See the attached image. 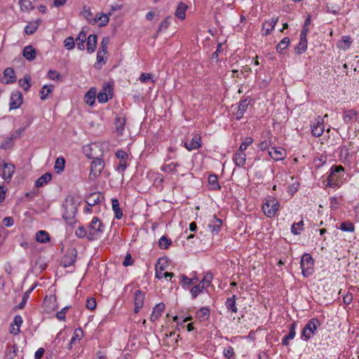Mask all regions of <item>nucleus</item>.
Here are the masks:
<instances>
[{
	"label": "nucleus",
	"instance_id": "nucleus-1",
	"mask_svg": "<svg viewBox=\"0 0 359 359\" xmlns=\"http://www.w3.org/2000/svg\"><path fill=\"white\" fill-rule=\"evenodd\" d=\"M344 168L342 165H333L327 177V186L330 187H339L344 176Z\"/></svg>",
	"mask_w": 359,
	"mask_h": 359
},
{
	"label": "nucleus",
	"instance_id": "nucleus-2",
	"mask_svg": "<svg viewBox=\"0 0 359 359\" xmlns=\"http://www.w3.org/2000/svg\"><path fill=\"white\" fill-rule=\"evenodd\" d=\"M103 231L104 224L97 217H93V220L89 224L87 239L88 241H93L97 239L99 234L102 233Z\"/></svg>",
	"mask_w": 359,
	"mask_h": 359
},
{
	"label": "nucleus",
	"instance_id": "nucleus-3",
	"mask_svg": "<svg viewBox=\"0 0 359 359\" xmlns=\"http://www.w3.org/2000/svg\"><path fill=\"white\" fill-rule=\"evenodd\" d=\"M300 264L302 273L304 277H308L313 273L314 260L309 254L304 253L302 255Z\"/></svg>",
	"mask_w": 359,
	"mask_h": 359
},
{
	"label": "nucleus",
	"instance_id": "nucleus-4",
	"mask_svg": "<svg viewBox=\"0 0 359 359\" xmlns=\"http://www.w3.org/2000/svg\"><path fill=\"white\" fill-rule=\"evenodd\" d=\"M320 325V323L317 318L309 320L302 331V337H304L306 341L309 339L315 334L317 327Z\"/></svg>",
	"mask_w": 359,
	"mask_h": 359
},
{
	"label": "nucleus",
	"instance_id": "nucleus-5",
	"mask_svg": "<svg viewBox=\"0 0 359 359\" xmlns=\"http://www.w3.org/2000/svg\"><path fill=\"white\" fill-rule=\"evenodd\" d=\"M279 202L273 198H269L263 203L262 209L268 217H273L279 208Z\"/></svg>",
	"mask_w": 359,
	"mask_h": 359
},
{
	"label": "nucleus",
	"instance_id": "nucleus-6",
	"mask_svg": "<svg viewBox=\"0 0 359 359\" xmlns=\"http://www.w3.org/2000/svg\"><path fill=\"white\" fill-rule=\"evenodd\" d=\"M104 168V162L100 158H95L91 162L90 172L89 177L90 180H94L98 177Z\"/></svg>",
	"mask_w": 359,
	"mask_h": 359
},
{
	"label": "nucleus",
	"instance_id": "nucleus-7",
	"mask_svg": "<svg viewBox=\"0 0 359 359\" xmlns=\"http://www.w3.org/2000/svg\"><path fill=\"white\" fill-rule=\"evenodd\" d=\"M77 256V250L76 248H69L67 250L65 255L62 258L61 263L65 268L74 264Z\"/></svg>",
	"mask_w": 359,
	"mask_h": 359
},
{
	"label": "nucleus",
	"instance_id": "nucleus-8",
	"mask_svg": "<svg viewBox=\"0 0 359 359\" xmlns=\"http://www.w3.org/2000/svg\"><path fill=\"white\" fill-rule=\"evenodd\" d=\"M23 102V96L21 92L16 90L12 93L10 102V109H15L20 107Z\"/></svg>",
	"mask_w": 359,
	"mask_h": 359
},
{
	"label": "nucleus",
	"instance_id": "nucleus-9",
	"mask_svg": "<svg viewBox=\"0 0 359 359\" xmlns=\"http://www.w3.org/2000/svg\"><path fill=\"white\" fill-rule=\"evenodd\" d=\"M144 296H145L144 293L141 290H137L135 292L134 312L135 313H137L140 311V310L142 308V306L144 305Z\"/></svg>",
	"mask_w": 359,
	"mask_h": 359
},
{
	"label": "nucleus",
	"instance_id": "nucleus-10",
	"mask_svg": "<svg viewBox=\"0 0 359 359\" xmlns=\"http://www.w3.org/2000/svg\"><path fill=\"white\" fill-rule=\"evenodd\" d=\"M16 81V76L14 69L11 67H7L4 72V76L1 82L5 84L13 83Z\"/></svg>",
	"mask_w": 359,
	"mask_h": 359
},
{
	"label": "nucleus",
	"instance_id": "nucleus-11",
	"mask_svg": "<svg viewBox=\"0 0 359 359\" xmlns=\"http://www.w3.org/2000/svg\"><path fill=\"white\" fill-rule=\"evenodd\" d=\"M201 146V136L198 134L194 135L191 140H187L184 142V147L189 151L198 149Z\"/></svg>",
	"mask_w": 359,
	"mask_h": 359
},
{
	"label": "nucleus",
	"instance_id": "nucleus-12",
	"mask_svg": "<svg viewBox=\"0 0 359 359\" xmlns=\"http://www.w3.org/2000/svg\"><path fill=\"white\" fill-rule=\"evenodd\" d=\"M104 199V196L100 192H94L89 194L86 198V203L89 206H93L98 204L102 200Z\"/></svg>",
	"mask_w": 359,
	"mask_h": 359
},
{
	"label": "nucleus",
	"instance_id": "nucleus-13",
	"mask_svg": "<svg viewBox=\"0 0 359 359\" xmlns=\"http://www.w3.org/2000/svg\"><path fill=\"white\" fill-rule=\"evenodd\" d=\"M161 259H159L158 261V264L156 266V277L158 279L162 278L163 277L168 278L170 277V278L174 276V274L170 272H165L163 273V271L165 269V266H163V264H161L158 266V264H160Z\"/></svg>",
	"mask_w": 359,
	"mask_h": 359
},
{
	"label": "nucleus",
	"instance_id": "nucleus-14",
	"mask_svg": "<svg viewBox=\"0 0 359 359\" xmlns=\"http://www.w3.org/2000/svg\"><path fill=\"white\" fill-rule=\"evenodd\" d=\"M97 36L96 34H90L86 40L87 51L90 53L95 50L97 46Z\"/></svg>",
	"mask_w": 359,
	"mask_h": 359
},
{
	"label": "nucleus",
	"instance_id": "nucleus-15",
	"mask_svg": "<svg viewBox=\"0 0 359 359\" xmlns=\"http://www.w3.org/2000/svg\"><path fill=\"white\" fill-rule=\"evenodd\" d=\"M250 104V100L245 98L239 103L238 111L236 112L237 118L240 119L246 111L248 105Z\"/></svg>",
	"mask_w": 359,
	"mask_h": 359
},
{
	"label": "nucleus",
	"instance_id": "nucleus-16",
	"mask_svg": "<svg viewBox=\"0 0 359 359\" xmlns=\"http://www.w3.org/2000/svg\"><path fill=\"white\" fill-rule=\"evenodd\" d=\"M278 21V18H271L270 20L264 22L262 25V29H265V33L264 34H270L271 31L273 29L274 27L277 24Z\"/></svg>",
	"mask_w": 359,
	"mask_h": 359
},
{
	"label": "nucleus",
	"instance_id": "nucleus-17",
	"mask_svg": "<svg viewBox=\"0 0 359 359\" xmlns=\"http://www.w3.org/2000/svg\"><path fill=\"white\" fill-rule=\"evenodd\" d=\"M269 154L271 157L276 161L282 160L285 158V151L280 148H271V149L269 151Z\"/></svg>",
	"mask_w": 359,
	"mask_h": 359
},
{
	"label": "nucleus",
	"instance_id": "nucleus-18",
	"mask_svg": "<svg viewBox=\"0 0 359 359\" xmlns=\"http://www.w3.org/2000/svg\"><path fill=\"white\" fill-rule=\"evenodd\" d=\"M322 122L320 121H318L316 123H314L311 126V133L314 137H320L323 135L324 132V126Z\"/></svg>",
	"mask_w": 359,
	"mask_h": 359
},
{
	"label": "nucleus",
	"instance_id": "nucleus-19",
	"mask_svg": "<svg viewBox=\"0 0 359 359\" xmlns=\"http://www.w3.org/2000/svg\"><path fill=\"white\" fill-rule=\"evenodd\" d=\"M36 50L32 46H27L24 48L22 55L29 61L36 58Z\"/></svg>",
	"mask_w": 359,
	"mask_h": 359
},
{
	"label": "nucleus",
	"instance_id": "nucleus-20",
	"mask_svg": "<svg viewBox=\"0 0 359 359\" xmlns=\"http://www.w3.org/2000/svg\"><path fill=\"white\" fill-rule=\"evenodd\" d=\"M86 41V33L85 31L82 30L79 32L77 37L74 39L75 43L77 46V48L79 50H84L85 48V42Z\"/></svg>",
	"mask_w": 359,
	"mask_h": 359
},
{
	"label": "nucleus",
	"instance_id": "nucleus-21",
	"mask_svg": "<svg viewBox=\"0 0 359 359\" xmlns=\"http://www.w3.org/2000/svg\"><path fill=\"white\" fill-rule=\"evenodd\" d=\"M187 8L188 6L185 4L180 2L175 12V16L180 20H184L185 18V13Z\"/></svg>",
	"mask_w": 359,
	"mask_h": 359
},
{
	"label": "nucleus",
	"instance_id": "nucleus-22",
	"mask_svg": "<svg viewBox=\"0 0 359 359\" xmlns=\"http://www.w3.org/2000/svg\"><path fill=\"white\" fill-rule=\"evenodd\" d=\"M233 161L237 166H243L246 161V155L244 151L238 150L233 157Z\"/></svg>",
	"mask_w": 359,
	"mask_h": 359
},
{
	"label": "nucleus",
	"instance_id": "nucleus-23",
	"mask_svg": "<svg viewBox=\"0 0 359 359\" xmlns=\"http://www.w3.org/2000/svg\"><path fill=\"white\" fill-rule=\"evenodd\" d=\"M96 89L91 88L85 95V101L90 106H93L95 101Z\"/></svg>",
	"mask_w": 359,
	"mask_h": 359
},
{
	"label": "nucleus",
	"instance_id": "nucleus-24",
	"mask_svg": "<svg viewBox=\"0 0 359 359\" xmlns=\"http://www.w3.org/2000/svg\"><path fill=\"white\" fill-rule=\"evenodd\" d=\"M36 0H20L19 4L22 11H32L34 8V2Z\"/></svg>",
	"mask_w": 359,
	"mask_h": 359
},
{
	"label": "nucleus",
	"instance_id": "nucleus-25",
	"mask_svg": "<svg viewBox=\"0 0 359 359\" xmlns=\"http://www.w3.org/2000/svg\"><path fill=\"white\" fill-rule=\"evenodd\" d=\"M222 224V220L215 215L213 221H212L211 224H208V227L212 233H218L220 231Z\"/></svg>",
	"mask_w": 359,
	"mask_h": 359
},
{
	"label": "nucleus",
	"instance_id": "nucleus-26",
	"mask_svg": "<svg viewBox=\"0 0 359 359\" xmlns=\"http://www.w3.org/2000/svg\"><path fill=\"white\" fill-rule=\"evenodd\" d=\"M236 296L234 294L231 297H229L226 299L225 302V306L228 311H231L233 313L237 312V307L236 304Z\"/></svg>",
	"mask_w": 359,
	"mask_h": 359
},
{
	"label": "nucleus",
	"instance_id": "nucleus-27",
	"mask_svg": "<svg viewBox=\"0 0 359 359\" xmlns=\"http://www.w3.org/2000/svg\"><path fill=\"white\" fill-rule=\"evenodd\" d=\"M52 176L50 173L46 172L41 176L35 182V186L36 187H41L43 185L46 184L51 180Z\"/></svg>",
	"mask_w": 359,
	"mask_h": 359
},
{
	"label": "nucleus",
	"instance_id": "nucleus-28",
	"mask_svg": "<svg viewBox=\"0 0 359 359\" xmlns=\"http://www.w3.org/2000/svg\"><path fill=\"white\" fill-rule=\"evenodd\" d=\"M112 209L115 213V217L118 219H121L123 216V211L119 207V202L116 198L111 200Z\"/></svg>",
	"mask_w": 359,
	"mask_h": 359
},
{
	"label": "nucleus",
	"instance_id": "nucleus-29",
	"mask_svg": "<svg viewBox=\"0 0 359 359\" xmlns=\"http://www.w3.org/2000/svg\"><path fill=\"white\" fill-rule=\"evenodd\" d=\"M50 238L48 232L41 230L36 234V240L41 243H45L50 241Z\"/></svg>",
	"mask_w": 359,
	"mask_h": 359
},
{
	"label": "nucleus",
	"instance_id": "nucleus-30",
	"mask_svg": "<svg viewBox=\"0 0 359 359\" xmlns=\"http://www.w3.org/2000/svg\"><path fill=\"white\" fill-rule=\"evenodd\" d=\"M210 313V311L209 309L203 307L196 312V317L200 320V321H205L208 319Z\"/></svg>",
	"mask_w": 359,
	"mask_h": 359
},
{
	"label": "nucleus",
	"instance_id": "nucleus-31",
	"mask_svg": "<svg viewBox=\"0 0 359 359\" xmlns=\"http://www.w3.org/2000/svg\"><path fill=\"white\" fill-rule=\"evenodd\" d=\"M18 351V347L15 344H13L11 346H7V350L6 352V359H14L17 355Z\"/></svg>",
	"mask_w": 359,
	"mask_h": 359
},
{
	"label": "nucleus",
	"instance_id": "nucleus-32",
	"mask_svg": "<svg viewBox=\"0 0 359 359\" xmlns=\"http://www.w3.org/2000/svg\"><path fill=\"white\" fill-rule=\"evenodd\" d=\"M100 22V26H105L109 22V17L107 15L104 13H100L97 15L95 18L93 19V24H95L96 22Z\"/></svg>",
	"mask_w": 359,
	"mask_h": 359
},
{
	"label": "nucleus",
	"instance_id": "nucleus-33",
	"mask_svg": "<svg viewBox=\"0 0 359 359\" xmlns=\"http://www.w3.org/2000/svg\"><path fill=\"white\" fill-rule=\"evenodd\" d=\"M307 48V39H300L299 43L294 48V52L297 55H301L306 51Z\"/></svg>",
	"mask_w": 359,
	"mask_h": 359
},
{
	"label": "nucleus",
	"instance_id": "nucleus-34",
	"mask_svg": "<svg viewBox=\"0 0 359 359\" xmlns=\"http://www.w3.org/2000/svg\"><path fill=\"white\" fill-rule=\"evenodd\" d=\"M208 183L212 187L213 190H219L221 189L220 185L218 183L217 175L215 174L210 175L208 177Z\"/></svg>",
	"mask_w": 359,
	"mask_h": 359
},
{
	"label": "nucleus",
	"instance_id": "nucleus-35",
	"mask_svg": "<svg viewBox=\"0 0 359 359\" xmlns=\"http://www.w3.org/2000/svg\"><path fill=\"white\" fill-rule=\"evenodd\" d=\"M39 20L35 21L34 22H30L25 27V32L29 35L33 34L38 29L39 25Z\"/></svg>",
	"mask_w": 359,
	"mask_h": 359
},
{
	"label": "nucleus",
	"instance_id": "nucleus-36",
	"mask_svg": "<svg viewBox=\"0 0 359 359\" xmlns=\"http://www.w3.org/2000/svg\"><path fill=\"white\" fill-rule=\"evenodd\" d=\"M83 334V331L81 328H77L75 330L74 332V335L72 336L70 342L69 344V349H71L72 348V344H74L76 341V340H80L81 337Z\"/></svg>",
	"mask_w": 359,
	"mask_h": 359
},
{
	"label": "nucleus",
	"instance_id": "nucleus-37",
	"mask_svg": "<svg viewBox=\"0 0 359 359\" xmlns=\"http://www.w3.org/2000/svg\"><path fill=\"white\" fill-rule=\"evenodd\" d=\"M31 78L29 76H25L23 79H20L18 81V84L20 87H22L25 91H27L31 87Z\"/></svg>",
	"mask_w": 359,
	"mask_h": 359
},
{
	"label": "nucleus",
	"instance_id": "nucleus-38",
	"mask_svg": "<svg viewBox=\"0 0 359 359\" xmlns=\"http://www.w3.org/2000/svg\"><path fill=\"white\" fill-rule=\"evenodd\" d=\"M107 54V52L98 50L97 53V62L95 64V67L97 69H101L102 64L101 62L105 63V61L104 60V55Z\"/></svg>",
	"mask_w": 359,
	"mask_h": 359
},
{
	"label": "nucleus",
	"instance_id": "nucleus-39",
	"mask_svg": "<svg viewBox=\"0 0 359 359\" xmlns=\"http://www.w3.org/2000/svg\"><path fill=\"white\" fill-rule=\"evenodd\" d=\"M65 160L63 157L57 158L55 163V170L57 173L63 171L65 168Z\"/></svg>",
	"mask_w": 359,
	"mask_h": 359
},
{
	"label": "nucleus",
	"instance_id": "nucleus-40",
	"mask_svg": "<svg viewBox=\"0 0 359 359\" xmlns=\"http://www.w3.org/2000/svg\"><path fill=\"white\" fill-rule=\"evenodd\" d=\"M290 39L288 37L283 39L276 46V50L281 53L283 50L286 49L289 45Z\"/></svg>",
	"mask_w": 359,
	"mask_h": 359
},
{
	"label": "nucleus",
	"instance_id": "nucleus-41",
	"mask_svg": "<svg viewBox=\"0 0 359 359\" xmlns=\"http://www.w3.org/2000/svg\"><path fill=\"white\" fill-rule=\"evenodd\" d=\"M205 288L204 285L201 283L194 285L191 290L192 297L195 299Z\"/></svg>",
	"mask_w": 359,
	"mask_h": 359
},
{
	"label": "nucleus",
	"instance_id": "nucleus-42",
	"mask_svg": "<svg viewBox=\"0 0 359 359\" xmlns=\"http://www.w3.org/2000/svg\"><path fill=\"white\" fill-rule=\"evenodd\" d=\"M181 281L180 283L182 287L184 289H188L190 285H191L194 283V279L188 278L185 275H181Z\"/></svg>",
	"mask_w": 359,
	"mask_h": 359
},
{
	"label": "nucleus",
	"instance_id": "nucleus-43",
	"mask_svg": "<svg viewBox=\"0 0 359 359\" xmlns=\"http://www.w3.org/2000/svg\"><path fill=\"white\" fill-rule=\"evenodd\" d=\"M171 239L168 238L166 236H162L158 241V245L161 249H167L171 245Z\"/></svg>",
	"mask_w": 359,
	"mask_h": 359
},
{
	"label": "nucleus",
	"instance_id": "nucleus-44",
	"mask_svg": "<svg viewBox=\"0 0 359 359\" xmlns=\"http://www.w3.org/2000/svg\"><path fill=\"white\" fill-rule=\"evenodd\" d=\"M339 229L343 231L353 232L354 231L355 227L351 222H341Z\"/></svg>",
	"mask_w": 359,
	"mask_h": 359
},
{
	"label": "nucleus",
	"instance_id": "nucleus-45",
	"mask_svg": "<svg viewBox=\"0 0 359 359\" xmlns=\"http://www.w3.org/2000/svg\"><path fill=\"white\" fill-rule=\"evenodd\" d=\"M304 225L303 220L294 223L291 228V232L294 235H299L300 233V231L302 229V226Z\"/></svg>",
	"mask_w": 359,
	"mask_h": 359
},
{
	"label": "nucleus",
	"instance_id": "nucleus-46",
	"mask_svg": "<svg viewBox=\"0 0 359 359\" xmlns=\"http://www.w3.org/2000/svg\"><path fill=\"white\" fill-rule=\"evenodd\" d=\"M212 278H213L212 273L210 272H208L205 274V276H203V278L202 279V280L200 283H202L205 287H206L210 285V283L212 280Z\"/></svg>",
	"mask_w": 359,
	"mask_h": 359
},
{
	"label": "nucleus",
	"instance_id": "nucleus-47",
	"mask_svg": "<svg viewBox=\"0 0 359 359\" xmlns=\"http://www.w3.org/2000/svg\"><path fill=\"white\" fill-rule=\"evenodd\" d=\"M179 166L177 163H170L169 164H165L161 167V170L164 172H171L175 171L176 168Z\"/></svg>",
	"mask_w": 359,
	"mask_h": 359
},
{
	"label": "nucleus",
	"instance_id": "nucleus-48",
	"mask_svg": "<svg viewBox=\"0 0 359 359\" xmlns=\"http://www.w3.org/2000/svg\"><path fill=\"white\" fill-rule=\"evenodd\" d=\"M52 86L50 87H48V86L46 85H44L41 91H40V97H41V99L44 100L46 99L47 97V95L52 92V88H51Z\"/></svg>",
	"mask_w": 359,
	"mask_h": 359
},
{
	"label": "nucleus",
	"instance_id": "nucleus-49",
	"mask_svg": "<svg viewBox=\"0 0 359 359\" xmlns=\"http://www.w3.org/2000/svg\"><path fill=\"white\" fill-rule=\"evenodd\" d=\"M65 47L67 50H72L75 47L74 39L72 36H69L64 41Z\"/></svg>",
	"mask_w": 359,
	"mask_h": 359
},
{
	"label": "nucleus",
	"instance_id": "nucleus-50",
	"mask_svg": "<svg viewBox=\"0 0 359 359\" xmlns=\"http://www.w3.org/2000/svg\"><path fill=\"white\" fill-rule=\"evenodd\" d=\"M253 142V139L250 137H245V140L242 142L239 147V151H244L247 147Z\"/></svg>",
	"mask_w": 359,
	"mask_h": 359
},
{
	"label": "nucleus",
	"instance_id": "nucleus-51",
	"mask_svg": "<svg viewBox=\"0 0 359 359\" xmlns=\"http://www.w3.org/2000/svg\"><path fill=\"white\" fill-rule=\"evenodd\" d=\"M124 123H125V120L123 118H117L116 119V130H117V133L120 135L122 134V132L123 130Z\"/></svg>",
	"mask_w": 359,
	"mask_h": 359
},
{
	"label": "nucleus",
	"instance_id": "nucleus-52",
	"mask_svg": "<svg viewBox=\"0 0 359 359\" xmlns=\"http://www.w3.org/2000/svg\"><path fill=\"white\" fill-rule=\"evenodd\" d=\"M83 15L84 18L89 22V23L93 24V13L89 7H83Z\"/></svg>",
	"mask_w": 359,
	"mask_h": 359
},
{
	"label": "nucleus",
	"instance_id": "nucleus-53",
	"mask_svg": "<svg viewBox=\"0 0 359 359\" xmlns=\"http://www.w3.org/2000/svg\"><path fill=\"white\" fill-rule=\"evenodd\" d=\"M86 308L90 311H93L95 309L97 303L95 299L93 297H89L86 300Z\"/></svg>",
	"mask_w": 359,
	"mask_h": 359
},
{
	"label": "nucleus",
	"instance_id": "nucleus-54",
	"mask_svg": "<svg viewBox=\"0 0 359 359\" xmlns=\"http://www.w3.org/2000/svg\"><path fill=\"white\" fill-rule=\"evenodd\" d=\"M88 233L87 232L86 228L83 226H79L76 230V232H75L76 236L81 238H83L84 237L87 238Z\"/></svg>",
	"mask_w": 359,
	"mask_h": 359
},
{
	"label": "nucleus",
	"instance_id": "nucleus-55",
	"mask_svg": "<svg viewBox=\"0 0 359 359\" xmlns=\"http://www.w3.org/2000/svg\"><path fill=\"white\" fill-rule=\"evenodd\" d=\"M13 139V135H11V137H8L6 138L1 144V148L4 149H8L12 146V141Z\"/></svg>",
	"mask_w": 359,
	"mask_h": 359
},
{
	"label": "nucleus",
	"instance_id": "nucleus-56",
	"mask_svg": "<svg viewBox=\"0 0 359 359\" xmlns=\"http://www.w3.org/2000/svg\"><path fill=\"white\" fill-rule=\"evenodd\" d=\"M165 309V305L163 303H159L155 306L153 310V313L156 314L158 317L162 315Z\"/></svg>",
	"mask_w": 359,
	"mask_h": 359
},
{
	"label": "nucleus",
	"instance_id": "nucleus-57",
	"mask_svg": "<svg viewBox=\"0 0 359 359\" xmlns=\"http://www.w3.org/2000/svg\"><path fill=\"white\" fill-rule=\"evenodd\" d=\"M171 18H172L170 16H168L164 20L161 22L159 25L158 32H161L163 29H166L169 27Z\"/></svg>",
	"mask_w": 359,
	"mask_h": 359
},
{
	"label": "nucleus",
	"instance_id": "nucleus-58",
	"mask_svg": "<svg viewBox=\"0 0 359 359\" xmlns=\"http://www.w3.org/2000/svg\"><path fill=\"white\" fill-rule=\"evenodd\" d=\"M109 41L110 40L109 37H104L101 41L100 49L99 50L107 53V48L109 43Z\"/></svg>",
	"mask_w": 359,
	"mask_h": 359
},
{
	"label": "nucleus",
	"instance_id": "nucleus-59",
	"mask_svg": "<svg viewBox=\"0 0 359 359\" xmlns=\"http://www.w3.org/2000/svg\"><path fill=\"white\" fill-rule=\"evenodd\" d=\"M166 337L170 339L171 342L173 341V344L171 346L173 348H175L177 346V338L180 337L179 334H176L175 332H170L169 335L166 334Z\"/></svg>",
	"mask_w": 359,
	"mask_h": 359
},
{
	"label": "nucleus",
	"instance_id": "nucleus-60",
	"mask_svg": "<svg viewBox=\"0 0 359 359\" xmlns=\"http://www.w3.org/2000/svg\"><path fill=\"white\" fill-rule=\"evenodd\" d=\"M97 98L99 102L104 103L108 101L109 95L106 92H100L97 95Z\"/></svg>",
	"mask_w": 359,
	"mask_h": 359
},
{
	"label": "nucleus",
	"instance_id": "nucleus-61",
	"mask_svg": "<svg viewBox=\"0 0 359 359\" xmlns=\"http://www.w3.org/2000/svg\"><path fill=\"white\" fill-rule=\"evenodd\" d=\"M355 115L356 112L355 111H345L343 116V119L345 122H348L353 118V116Z\"/></svg>",
	"mask_w": 359,
	"mask_h": 359
},
{
	"label": "nucleus",
	"instance_id": "nucleus-62",
	"mask_svg": "<svg viewBox=\"0 0 359 359\" xmlns=\"http://www.w3.org/2000/svg\"><path fill=\"white\" fill-rule=\"evenodd\" d=\"M69 307H64L60 311L56 313V317L59 320H64L65 319V313L68 311Z\"/></svg>",
	"mask_w": 359,
	"mask_h": 359
},
{
	"label": "nucleus",
	"instance_id": "nucleus-63",
	"mask_svg": "<svg viewBox=\"0 0 359 359\" xmlns=\"http://www.w3.org/2000/svg\"><path fill=\"white\" fill-rule=\"evenodd\" d=\"M224 355L226 358L230 359L234 355V351L233 347L228 346L224 349Z\"/></svg>",
	"mask_w": 359,
	"mask_h": 359
},
{
	"label": "nucleus",
	"instance_id": "nucleus-64",
	"mask_svg": "<svg viewBox=\"0 0 359 359\" xmlns=\"http://www.w3.org/2000/svg\"><path fill=\"white\" fill-rule=\"evenodd\" d=\"M23 320L20 316L18 315L14 317L13 323L11 324V327L16 325L17 327L20 328V326L22 325Z\"/></svg>",
	"mask_w": 359,
	"mask_h": 359
}]
</instances>
